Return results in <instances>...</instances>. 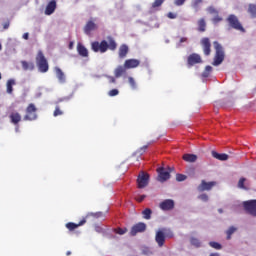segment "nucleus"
Returning <instances> with one entry per match:
<instances>
[{
    "label": "nucleus",
    "instance_id": "f8f14e48",
    "mask_svg": "<svg viewBox=\"0 0 256 256\" xmlns=\"http://www.w3.org/2000/svg\"><path fill=\"white\" fill-rule=\"evenodd\" d=\"M159 181L162 183L171 179V171L165 170V168L161 167L157 169Z\"/></svg>",
    "mask_w": 256,
    "mask_h": 256
},
{
    "label": "nucleus",
    "instance_id": "0e129e2a",
    "mask_svg": "<svg viewBox=\"0 0 256 256\" xmlns=\"http://www.w3.org/2000/svg\"><path fill=\"white\" fill-rule=\"evenodd\" d=\"M16 131H19V127H16Z\"/></svg>",
    "mask_w": 256,
    "mask_h": 256
},
{
    "label": "nucleus",
    "instance_id": "69168bd1",
    "mask_svg": "<svg viewBox=\"0 0 256 256\" xmlns=\"http://www.w3.org/2000/svg\"><path fill=\"white\" fill-rule=\"evenodd\" d=\"M220 213H223V210H219Z\"/></svg>",
    "mask_w": 256,
    "mask_h": 256
},
{
    "label": "nucleus",
    "instance_id": "72a5a7b5",
    "mask_svg": "<svg viewBox=\"0 0 256 256\" xmlns=\"http://www.w3.org/2000/svg\"><path fill=\"white\" fill-rule=\"evenodd\" d=\"M203 3V0H193L192 1V8L195 9V11H199V6Z\"/></svg>",
    "mask_w": 256,
    "mask_h": 256
},
{
    "label": "nucleus",
    "instance_id": "338daca9",
    "mask_svg": "<svg viewBox=\"0 0 256 256\" xmlns=\"http://www.w3.org/2000/svg\"><path fill=\"white\" fill-rule=\"evenodd\" d=\"M0 79H2L1 73H0Z\"/></svg>",
    "mask_w": 256,
    "mask_h": 256
},
{
    "label": "nucleus",
    "instance_id": "c9c22d12",
    "mask_svg": "<svg viewBox=\"0 0 256 256\" xmlns=\"http://www.w3.org/2000/svg\"><path fill=\"white\" fill-rule=\"evenodd\" d=\"M165 3V0H154L152 3V9H157V7H161Z\"/></svg>",
    "mask_w": 256,
    "mask_h": 256
},
{
    "label": "nucleus",
    "instance_id": "a878e982",
    "mask_svg": "<svg viewBox=\"0 0 256 256\" xmlns=\"http://www.w3.org/2000/svg\"><path fill=\"white\" fill-rule=\"evenodd\" d=\"M21 65L24 71H33V69H35V64L33 62L23 60L21 61Z\"/></svg>",
    "mask_w": 256,
    "mask_h": 256
},
{
    "label": "nucleus",
    "instance_id": "4468645a",
    "mask_svg": "<svg viewBox=\"0 0 256 256\" xmlns=\"http://www.w3.org/2000/svg\"><path fill=\"white\" fill-rule=\"evenodd\" d=\"M87 223V218H82L78 224L73 222L66 223L65 227L68 229V231H75V229H78V227H83Z\"/></svg>",
    "mask_w": 256,
    "mask_h": 256
},
{
    "label": "nucleus",
    "instance_id": "37998d69",
    "mask_svg": "<svg viewBox=\"0 0 256 256\" xmlns=\"http://www.w3.org/2000/svg\"><path fill=\"white\" fill-rule=\"evenodd\" d=\"M53 115L55 117H59V115H63V112H62L61 108H59V106H56Z\"/></svg>",
    "mask_w": 256,
    "mask_h": 256
},
{
    "label": "nucleus",
    "instance_id": "603ef678",
    "mask_svg": "<svg viewBox=\"0 0 256 256\" xmlns=\"http://www.w3.org/2000/svg\"><path fill=\"white\" fill-rule=\"evenodd\" d=\"M188 41V38L187 37H182L180 38V41L178 43V47H181V43H187Z\"/></svg>",
    "mask_w": 256,
    "mask_h": 256
},
{
    "label": "nucleus",
    "instance_id": "0eeeda50",
    "mask_svg": "<svg viewBox=\"0 0 256 256\" xmlns=\"http://www.w3.org/2000/svg\"><path fill=\"white\" fill-rule=\"evenodd\" d=\"M243 207L249 215L256 217V200H247L243 202Z\"/></svg>",
    "mask_w": 256,
    "mask_h": 256
},
{
    "label": "nucleus",
    "instance_id": "39448f33",
    "mask_svg": "<svg viewBox=\"0 0 256 256\" xmlns=\"http://www.w3.org/2000/svg\"><path fill=\"white\" fill-rule=\"evenodd\" d=\"M37 119V106L35 104L30 103L26 107V114L24 116V121H36Z\"/></svg>",
    "mask_w": 256,
    "mask_h": 256
},
{
    "label": "nucleus",
    "instance_id": "dca6fc26",
    "mask_svg": "<svg viewBox=\"0 0 256 256\" xmlns=\"http://www.w3.org/2000/svg\"><path fill=\"white\" fill-rule=\"evenodd\" d=\"M91 31H97V24L93 20H89L84 26V33L86 35H91Z\"/></svg>",
    "mask_w": 256,
    "mask_h": 256
},
{
    "label": "nucleus",
    "instance_id": "aec40b11",
    "mask_svg": "<svg viewBox=\"0 0 256 256\" xmlns=\"http://www.w3.org/2000/svg\"><path fill=\"white\" fill-rule=\"evenodd\" d=\"M9 119L13 125H19L21 123V114L19 112H12L9 115Z\"/></svg>",
    "mask_w": 256,
    "mask_h": 256
},
{
    "label": "nucleus",
    "instance_id": "680f3d73",
    "mask_svg": "<svg viewBox=\"0 0 256 256\" xmlns=\"http://www.w3.org/2000/svg\"><path fill=\"white\" fill-rule=\"evenodd\" d=\"M66 255H67V256L71 255V251H67V252H66Z\"/></svg>",
    "mask_w": 256,
    "mask_h": 256
},
{
    "label": "nucleus",
    "instance_id": "e433bc0d",
    "mask_svg": "<svg viewBox=\"0 0 256 256\" xmlns=\"http://www.w3.org/2000/svg\"><path fill=\"white\" fill-rule=\"evenodd\" d=\"M207 11L210 13V15H219V11L213 6H209Z\"/></svg>",
    "mask_w": 256,
    "mask_h": 256
},
{
    "label": "nucleus",
    "instance_id": "5701e85b",
    "mask_svg": "<svg viewBox=\"0 0 256 256\" xmlns=\"http://www.w3.org/2000/svg\"><path fill=\"white\" fill-rule=\"evenodd\" d=\"M211 155L212 157H214V159H217L218 161H227V159H229V155H227L226 153L219 154L214 150L211 152Z\"/></svg>",
    "mask_w": 256,
    "mask_h": 256
},
{
    "label": "nucleus",
    "instance_id": "a211bd4d",
    "mask_svg": "<svg viewBox=\"0 0 256 256\" xmlns=\"http://www.w3.org/2000/svg\"><path fill=\"white\" fill-rule=\"evenodd\" d=\"M155 241L159 247H163L165 245V233L163 231H157L155 236Z\"/></svg>",
    "mask_w": 256,
    "mask_h": 256
},
{
    "label": "nucleus",
    "instance_id": "4be33fe9",
    "mask_svg": "<svg viewBox=\"0 0 256 256\" xmlns=\"http://www.w3.org/2000/svg\"><path fill=\"white\" fill-rule=\"evenodd\" d=\"M127 53H129V46H127V44H122L118 51L120 59H125V57H127Z\"/></svg>",
    "mask_w": 256,
    "mask_h": 256
},
{
    "label": "nucleus",
    "instance_id": "9b49d317",
    "mask_svg": "<svg viewBox=\"0 0 256 256\" xmlns=\"http://www.w3.org/2000/svg\"><path fill=\"white\" fill-rule=\"evenodd\" d=\"M200 43H201L204 55L209 57V55H211V40L205 37L201 39Z\"/></svg>",
    "mask_w": 256,
    "mask_h": 256
},
{
    "label": "nucleus",
    "instance_id": "412c9836",
    "mask_svg": "<svg viewBox=\"0 0 256 256\" xmlns=\"http://www.w3.org/2000/svg\"><path fill=\"white\" fill-rule=\"evenodd\" d=\"M77 52L80 57H89V50L82 43L77 44Z\"/></svg>",
    "mask_w": 256,
    "mask_h": 256
},
{
    "label": "nucleus",
    "instance_id": "8fccbe9b",
    "mask_svg": "<svg viewBox=\"0 0 256 256\" xmlns=\"http://www.w3.org/2000/svg\"><path fill=\"white\" fill-rule=\"evenodd\" d=\"M168 19H177V14L173 12H169L167 14Z\"/></svg>",
    "mask_w": 256,
    "mask_h": 256
},
{
    "label": "nucleus",
    "instance_id": "4c0bfd02",
    "mask_svg": "<svg viewBox=\"0 0 256 256\" xmlns=\"http://www.w3.org/2000/svg\"><path fill=\"white\" fill-rule=\"evenodd\" d=\"M190 243L194 247H201V241H199L197 238H191Z\"/></svg>",
    "mask_w": 256,
    "mask_h": 256
},
{
    "label": "nucleus",
    "instance_id": "f3484780",
    "mask_svg": "<svg viewBox=\"0 0 256 256\" xmlns=\"http://www.w3.org/2000/svg\"><path fill=\"white\" fill-rule=\"evenodd\" d=\"M56 9H57V1L51 0L46 6L45 15H53Z\"/></svg>",
    "mask_w": 256,
    "mask_h": 256
},
{
    "label": "nucleus",
    "instance_id": "2f4dec72",
    "mask_svg": "<svg viewBox=\"0 0 256 256\" xmlns=\"http://www.w3.org/2000/svg\"><path fill=\"white\" fill-rule=\"evenodd\" d=\"M13 85H15V80L10 79L7 81V93H13Z\"/></svg>",
    "mask_w": 256,
    "mask_h": 256
},
{
    "label": "nucleus",
    "instance_id": "6e6552de",
    "mask_svg": "<svg viewBox=\"0 0 256 256\" xmlns=\"http://www.w3.org/2000/svg\"><path fill=\"white\" fill-rule=\"evenodd\" d=\"M138 189H145L149 185V175L145 172H141L137 178Z\"/></svg>",
    "mask_w": 256,
    "mask_h": 256
},
{
    "label": "nucleus",
    "instance_id": "de8ad7c7",
    "mask_svg": "<svg viewBox=\"0 0 256 256\" xmlns=\"http://www.w3.org/2000/svg\"><path fill=\"white\" fill-rule=\"evenodd\" d=\"M185 1L187 0H174V5H176V7H181L182 5H185Z\"/></svg>",
    "mask_w": 256,
    "mask_h": 256
},
{
    "label": "nucleus",
    "instance_id": "3c124183",
    "mask_svg": "<svg viewBox=\"0 0 256 256\" xmlns=\"http://www.w3.org/2000/svg\"><path fill=\"white\" fill-rule=\"evenodd\" d=\"M109 83H117V79L113 76H106Z\"/></svg>",
    "mask_w": 256,
    "mask_h": 256
},
{
    "label": "nucleus",
    "instance_id": "49530a36",
    "mask_svg": "<svg viewBox=\"0 0 256 256\" xmlns=\"http://www.w3.org/2000/svg\"><path fill=\"white\" fill-rule=\"evenodd\" d=\"M185 179H187V176L186 175H183V174H177L176 175V181H185Z\"/></svg>",
    "mask_w": 256,
    "mask_h": 256
},
{
    "label": "nucleus",
    "instance_id": "ddd939ff",
    "mask_svg": "<svg viewBox=\"0 0 256 256\" xmlns=\"http://www.w3.org/2000/svg\"><path fill=\"white\" fill-rule=\"evenodd\" d=\"M215 185H217V182L215 181L206 182L205 180H202L200 185L198 186V191H211L213 187H215Z\"/></svg>",
    "mask_w": 256,
    "mask_h": 256
},
{
    "label": "nucleus",
    "instance_id": "c03bdc74",
    "mask_svg": "<svg viewBox=\"0 0 256 256\" xmlns=\"http://www.w3.org/2000/svg\"><path fill=\"white\" fill-rule=\"evenodd\" d=\"M126 232H127V228H117L115 230V233H117V235H125Z\"/></svg>",
    "mask_w": 256,
    "mask_h": 256
},
{
    "label": "nucleus",
    "instance_id": "20e7f679",
    "mask_svg": "<svg viewBox=\"0 0 256 256\" xmlns=\"http://www.w3.org/2000/svg\"><path fill=\"white\" fill-rule=\"evenodd\" d=\"M226 21L231 27V29H235V31H240V33H245V28L243 27V24H241V21H239V18L235 14H230Z\"/></svg>",
    "mask_w": 256,
    "mask_h": 256
},
{
    "label": "nucleus",
    "instance_id": "09e8293b",
    "mask_svg": "<svg viewBox=\"0 0 256 256\" xmlns=\"http://www.w3.org/2000/svg\"><path fill=\"white\" fill-rule=\"evenodd\" d=\"M146 197V195H139L136 197V201H138V203H141L145 200Z\"/></svg>",
    "mask_w": 256,
    "mask_h": 256
},
{
    "label": "nucleus",
    "instance_id": "9d476101",
    "mask_svg": "<svg viewBox=\"0 0 256 256\" xmlns=\"http://www.w3.org/2000/svg\"><path fill=\"white\" fill-rule=\"evenodd\" d=\"M162 211H173L175 209V201L173 199H166L159 204Z\"/></svg>",
    "mask_w": 256,
    "mask_h": 256
},
{
    "label": "nucleus",
    "instance_id": "f704fd0d",
    "mask_svg": "<svg viewBox=\"0 0 256 256\" xmlns=\"http://www.w3.org/2000/svg\"><path fill=\"white\" fill-rule=\"evenodd\" d=\"M210 247H212L213 249H216L217 251L223 249V246H221V244H219V242H209Z\"/></svg>",
    "mask_w": 256,
    "mask_h": 256
},
{
    "label": "nucleus",
    "instance_id": "a19ab883",
    "mask_svg": "<svg viewBox=\"0 0 256 256\" xmlns=\"http://www.w3.org/2000/svg\"><path fill=\"white\" fill-rule=\"evenodd\" d=\"M221 21H223V18L219 15L216 14V16L212 19V23H214V25H217V23H221Z\"/></svg>",
    "mask_w": 256,
    "mask_h": 256
},
{
    "label": "nucleus",
    "instance_id": "7ed1b4c3",
    "mask_svg": "<svg viewBox=\"0 0 256 256\" xmlns=\"http://www.w3.org/2000/svg\"><path fill=\"white\" fill-rule=\"evenodd\" d=\"M36 65L40 73H47L49 71V62H47V58H45V54L41 50L36 55Z\"/></svg>",
    "mask_w": 256,
    "mask_h": 256
},
{
    "label": "nucleus",
    "instance_id": "864d4df0",
    "mask_svg": "<svg viewBox=\"0 0 256 256\" xmlns=\"http://www.w3.org/2000/svg\"><path fill=\"white\" fill-rule=\"evenodd\" d=\"M142 255H151V250L149 248L142 249Z\"/></svg>",
    "mask_w": 256,
    "mask_h": 256
},
{
    "label": "nucleus",
    "instance_id": "4d7b16f0",
    "mask_svg": "<svg viewBox=\"0 0 256 256\" xmlns=\"http://www.w3.org/2000/svg\"><path fill=\"white\" fill-rule=\"evenodd\" d=\"M148 147H149V146L145 145V146H143V147L140 149V151H145Z\"/></svg>",
    "mask_w": 256,
    "mask_h": 256
},
{
    "label": "nucleus",
    "instance_id": "473e14b6",
    "mask_svg": "<svg viewBox=\"0 0 256 256\" xmlns=\"http://www.w3.org/2000/svg\"><path fill=\"white\" fill-rule=\"evenodd\" d=\"M237 231V228L235 226H231L227 231H226V239L229 241L231 239V235Z\"/></svg>",
    "mask_w": 256,
    "mask_h": 256
},
{
    "label": "nucleus",
    "instance_id": "5fc2aeb1",
    "mask_svg": "<svg viewBox=\"0 0 256 256\" xmlns=\"http://www.w3.org/2000/svg\"><path fill=\"white\" fill-rule=\"evenodd\" d=\"M95 231L96 233H103V228L101 226H96Z\"/></svg>",
    "mask_w": 256,
    "mask_h": 256
},
{
    "label": "nucleus",
    "instance_id": "f257e3e1",
    "mask_svg": "<svg viewBox=\"0 0 256 256\" xmlns=\"http://www.w3.org/2000/svg\"><path fill=\"white\" fill-rule=\"evenodd\" d=\"M91 49L94 53H107V51H115L117 49V42L112 36H108L107 40L94 41L91 43Z\"/></svg>",
    "mask_w": 256,
    "mask_h": 256
},
{
    "label": "nucleus",
    "instance_id": "c756f323",
    "mask_svg": "<svg viewBox=\"0 0 256 256\" xmlns=\"http://www.w3.org/2000/svg\"><path fill=\"white\" fill-rule=\"evenodd\" d=\"M142 215L144 219L149 220L151 219V215H153V211L151 208H146L143 210Z\"/></svg>",
    "mask_w": 256,
    "mask_h": 256
},
{
    "label": "nucleus",
    "instance_id": "6e6d98bb",
    "mask_svg": "<svg viewBox=\"0 0 256 256\" xmlns=\"http://www.w3.org/2000/svg\"><path fill=\"white\" fill-rule=\"evenodd\" d=\"M23 39H25L27 41L29 39V33H24L23 34Z\"/></svg>",
    "mask_w": 256,
    "mask_h": 256
},
{
    "label": "nucleus",
    "instance_id": "79ce46f5",
    "mask_svg": "<svg viewBox=\"0 0 256 256\" xmlns=\"http://www.w3.org/2000/svg\"><path fill=\"white\" fill-rule=\"evenodd\" d=\"M109 97H117L119 95V90L117 89H112L108 92Z\"/></svg>",
    "mask_w": 256,
    "mask_h": 256
},
{
    "label": "nucleus",
    "instance_id": "c85d7f7f",
    "mask_svg": "<svg viewBox=\"0 0 256 256\" xmlns=\"http://www.w3.org/2000/svg\"><path fill=\"white\" fill-rule=\"evenodd\" d=\"M88 217H94V219H101V217H104V214L103 212H89L83 219H87Z\"/></svg>",
    "mask_w": 256,
    "mask_h": 256
},
{
    "label": "nucleus",
    "instance_id": "423d86ee",
    "mask_svg": "<svg viewBox=\"0 0 256 256\" xmlns=\"http://www.w3.org/2000/svg\"><path fill=\"white\" fill-rule=\"evenodd\" d=\"M147 231V224L144 222H139L134 224L130 229L131 237H135L138 233H145Z\"/></svg>",
    "mask_w": 256,
    "mask_h": 256
},
{
    "label": "nucleus",
    "instance_id": "a18cd8bd",
    "mask_svg": "<svg viewBox=\"0 0 256 256\" xmlns=\"http://www.w3.org/2000/svg\"><path fill=\"white\" fill-rule=\"evenodd\" d=\"M198 199L204 201V203H207V201H209V196L207 194H201L198 196Z\"/></svg>",
    "mask_w": 256,
    "mask_h": 256
},
{
    "label": "nucleus",
    "instance_id": "cd10ccee",
    "mask_svg": "<svg viewBox=\"0 0 256 256\" xmlns=\"http://www.w3.org/2000/svg\"><path fill=\"white\" fill-rule=\"evenodd\" d=\"M182 159L186 161V163H195L197 161V155L195 154H184Z\"/></svg>",
    "mask_w": 256,
    "mask_h": 256
},
{
    "label": "nucleus",
    "instance_id": "393cba45",
    "mask_svg": "<svg viewBox=\"0 0 256 256\" xmlns=\"http://www.w3.org/2000/svg\"><path fill=\"white\" fill-rule=\"evenodd\" d=\"M198 25V31L200 33H205L207 31V22H205V18H201L197 22Z\"/></svg>",
    "mask_w": 256,
    "mask_h": 256
},
{
    "label": "nucleus",
    "instance_id": "7c9ffc66",
    "mask_svg": "<svg viewBox=\"0 0 256 256\" xmlns=\"http://www.w3.org/2000/svg\"><path fill=\"white\" fill-rule=\"evenodd\" d=\"M245 181H247V179L240 178V180L238 181V187L239 189H244V191H249V187L245 186Z\"/></svg>",
    "mask_w": 256,
    "mask_h": 256
},
{
    "label": "nucleus",
    "instance_id": "b1692460",
    "mask_svg": "<svg viewBox=\"0 0 256 256\" xmlns=\"http://www.w3.org/2000/svg\"><path fill=\"white\" fill-rule=\"evenodd\" d=\"M55 73H56V77H57L59 83H65L66 77H65V73L63 72V70H61V68H59V67H55Z\"/></svg>",
    "mask_w": 256,
    "mask_h": 256
},
{
    "label": "nucleus",
    "instance_id": "f03ea898",
    "mask_svg": "<svg viewBox=\"0 0 256 256\" xmlns=\"http://www.w3.org/2000/svg\"><path fill=\"white\" fill-rule=\"evenodd\" d=\"M213 45L216 53L212 65H214V67H218V65H221V63L225 61V51L223 50V46H221L217 41H214Z\"/></svg>",
    "mask_w": 256,
    "mask_h": 256
},
{
    "label": "nucleus",
    "instance_id": "052dcab7",
    "mask_svg": "<svg viewBox=\"0 0 256 256\" xmlns=\"http://www.w3.org/2000/svg\"><path fill=\"white\" fill-rule=\"evenodd\" d=\"M69 49H73V42L69 43Z\"/></svg>",
    "mask_w": 256,
    "mask_h": 256
},
{
    "label": "nucleus",
    "instance_id": "58836bf2",
    "mask_svg": "<svg viewBox=\"0 0 256 256\" xmlns=\"http://www.w3.org/2000/svg\"><path fill=\"white\" fill-rule=\"evenodd\" d=\"M128 83L132 87V89H137V83L133 77H128Z\"/></svg>",
    "mask_w": 256,
    "mask_h": 256
},
{
    "label": "nucleus",
    "instance_id": "ea45409f",
    "mask_svg": "<svg viewBox=\"0 0 256 256\" xmlns=\"http://www.w3.org/2000/svg\"><path fill=\"white\" fill-rule=\"evenodd\" d=\"M213 71V67L211 66H206L205 71L203 72V77H209V74Z\"/></svg>",
    "mask_w": 256,
    "mask_h": 256
},
{
    "label": "nucleus",
    "instance_id": "e2e57ef3",
    "mask_svg": "<svg viewBox=\"0 0 256 256\" xmlns=\"http://www.w3.org/2000/svg\"><path fill=\"white\" fill-rule=\"evenodd\" d=\"M1 49H3V46H1V44H0V51H1Z\"/></svg>",
    "mask_w": 256,
    "mask_h": 256
},
{
    "label": "nucleus",
    "instance_id": "2eb2a0df",
    "mask_svg": "<svg viewBox=\"0 0 256 256\" xmlns=\"http://www.w3.org/2000/svg\"><path fill=\"white\" fill-rule=\"evenodd\" d=\"M141 65V61L138 59H127L124 62V67L126 69H136V67H139Z\"/></svg>",
    "mask_w": 256,
    "mask_h": 256
},
{
    "label": "nucleus",
    "instance_id": "bb28decb",
    "mask_svg": "<svg viewBox=\"0 0 256 256\" xmlns=\"http://www.w3.org/2000/svg\"><path fill=\"white\" fill-rule=\"evenodd\" d=\"M247 13H249L252 19H256V4H253V3L248 4Z\"/></svg>",
    "mask_w": 256,
    "mask_h": 256
},
{
    "label": "nucleus",
    "instance_id": "bf43d9fd",
    "mask_svg": "<svg viewBox=\"0 0 256 256\" xmlns=\"http://www.w3.org/2000/svg\"><path fill=\"white\" fill-rule=\"evenodd\" d=\"M209 256H220L219 253H211Z\"/></svg>",
    "mask_w": 256,
    "mask_h": 256
},
{
    "label": "nucleus",
    "instance_id": "6ab92c4d",
    "mask_svg": "<svg viewBox=\"0 0 256 256\" xmlns=\"http://www.w3.org/2000/svg\"><path fill=\"white\" fill-rule=\"evenodd\" d=\"M125 73H127V68L125 67V65H119L114 70V76L116 77V79H119V77H123Z\"/></svg>",
    "mask_w": 256,
    "mask_h": 256
},
{
    "label": "nucleus",
    "instance_id": "1a4fd4ad",
    "mask_svg": "<svg viewBox=\"0 0 256 256\" xmlns=\"http://www.w3.org/2000/svg\"><path fill=\"white\" fill-rule=\"evenodd\" d=\"M199 63H203V60L201 59V55L197 53H192L187 58V65L188 67H193V65H197Z\"/></svg>",
    "mask_w": 256,
    "mask_h": 256
},
{
    "label": "nucleus",
    "instance_id": "13d9d810",
    "mask_svg": "<svg viewBox=\"0 0 256 256\" xmlns=\"http://www.w3.org/2000/svg\"><path fill=\"white\" fill-rule=\"evenodd\" d=\"M4 29H9V23L4 24Z\"/></svg>",
    "mask_w": 256,
    "mask_h": 256
}]
</instances>
